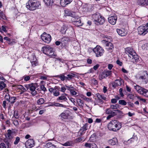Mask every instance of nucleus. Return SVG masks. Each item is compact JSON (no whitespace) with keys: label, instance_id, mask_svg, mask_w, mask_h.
Returning a JSON list of instances; mask_svg holds the SVG:
<instances>
[{"label":"nucleus","instance_id":"nucleus-1","mask_svg":"<svg viewBox=\"0 0 148 148\" xmlns=\"http://www.w3.org/2000/svg\"><path fill=\"white\" fill-rule=\"evenodd\" d=\"M40 5V3L36 0H29L26 4V8L30 11H34L38 9Z\"/></svg>","mask_w":148,"mask_h":148},{"label":"nucleus","instance_id":"nucleus-2","mask_svg":"<svg viewBox=\"0 0 148 148\" xmlns=\"http://www.w3.org/2000/svg\"><path fill=\"white\" fill-rule=\"evenodd\" d=\"M121 124L118 121L116 120L111 121L108 125V128L110 130L116 131L121 128Z\"/></svg>","mask_w":148,"mask_h":148},{"label":"nucleus","instance_id":"nucleus-3","mask_svg":"<svg viewBox=\"0 0 148 148\" xmlns=\"http://www.w3.org/2000/svg\"><path fill=\"white\" fill-rule=\"evenodd\" d=\"M42 51L44 53L49 56L54 57L56 56L53 49L48 45L42 47Z\"/></svg>","mask_w":148,"mask_h":148},{"label":"nucleus","instance_id":"nucleus-4","mask_svg":"<svg viewBox=\"0 0 148 148\" xmlns=\"http://www.w3.org/2000/svg\"><path fill=\"white\" fill-rule=\"evenodd\" d=\"M92 17L97 25L102 24L105 22L104 17L99 13H96L92 15Z\"/></svg>","mask_w":148,"mask_h":148},{"label":"nucleus","instance_id":"nucleus-5","mask_svg":"<svg viewBox=\"0 0 148 148\" xmlns=\"http://www.w3.org/2000/svg\"><path fill=\"white\" fill-rule=\"evenodd\" d=\"M134 87L139 94L146 97H148V90L137 85L134 86Z\"/></svg>","mask_w":148,"mask_h":148},{"label":"nucleus","instance_id":"nucleus-6","mask_svg":"<svg viewBox=\"0 0 148 148\" xmlns=\"http://www.w3.org/2000/svg\"><path fill=\"white\" fill-rule=\"evenodd\" d=\"M106 39L102 41L103 43L106 44V49L109 51L112 52L114 49V46L113 44L110 42L111 39L110 38L106 37Z\"/></svg>","mask_w":148,"mask_h":148},{"label":"nucleus","instance_id":"nucleus-7","mask_svg":"<svg viewBox=\"0 0 148 148\" xmlns=\"http://www.w3.org/2000/svg\"><path fill=\"white\" fill-rule=\"evenodd\" d=\"M92 50L95 54L96 57H97L102 56L104 52L103 49L99 45H97L96 47L92 49Z\"/></svg>","mask_w":148,"mask_h":148},{"label":"nucleus","instance_id":"nucleus-8","mask_svg":"<svg viewBox=\"0 0 148 148\" xmlns=\"http://www.w3.org/2000/svg\"><path fill=\"white\" fill-rule=\"evenodd\" d=\"M25 87L27 90L29 89L31 91V94L33 96H35L37 94V92L36 90V87L35 85L33 84H26Z\"/></svg>","mask_w":148,"mask_h":148},{"label":"nucleus","instance_id":"nucleus-9","mask_svg":"<svg viewBox=\"0 0 148 148\" xmlns=\"http://www.w3.org/2000/svg\"><path fill=\"white\" fill-rule=\"evenodd\" d=\"M42 40L45 42L49 43L51 40V37L50 35L44 32L41 36Z\"/></svg>","mask_w":148,"mask_h":148},{"label":"nucleus","instance_id":"nucleus-10","mask_svg":"<svg viewBox=\"0 0 148 148\" xmlns=\"http://www.w3.org/2000/svg\"><path fill=\"white\" fill-rule=\"evenodd\" d=\"M60 88L58 86H55L54 88H49V91L51 93H53L54 96H58L60 94L59 92Z\"/></svg>","mask_w":148,"mask_h":148},{"label":"nucleus","instance_id":"nucleus-11","mask_svg":"<svg viewBox=\"0 0 148 148\" xmlns=\"http://www.w3.org/2000/svg\"><path fill=\"white\" fill-rule=\"evenodd\" d=\"M138 34L140 35H145L148 32V29L145 28L144 25H141L137 29Z\"/></svg>","mask_w":148,"mask_h":148},{"label":"nucleus","instance_id":"nucleus-12","mask_svg":"<svg viewBox=\"0 0 148 148\" xmlns=\"http://www.w3.org/2000/svg\"><path fill=\"white\" fill-rule=\"evenodd\" d=\"M125 51L126 53L127 54L130 58H131V56L135 54V51L131 47H128L125 48Z\"/></svg>","mask_w":148,"mask_h":148},{"label":"nucleus","instance_id":"nucleus-13","mask_svg":"<svg viewBox=\"0 0 148 148\" xmlns=\"http://www.w3.org/2000/svg\"><path fill=\"white\" fill-rule=\"evenodd\" d=\"M35 142L33 139H28L25 143V147L27 148H31L34 147Z\"/></svg>","mask_w":148,"mask_h":148},{"label":"nucleus","instance_id":"nucleus-14","mask_svg":"<svg viewBox=\"0 0 148 148\" xmlns=\"http://www.w3.org/2000/svg\"><path fill=\"white\" fill-rule=\"evenodd\" d=\"M67 95H68L66 93L62 94V95L57 98V100L59 102H66L68 100L66 97Z\"/></svg>","mask_w":148,"mask_h":148},{"label":"nucleus","instance_id":"nucleus-15","mask_svg":"<svg viewBox=\"0 0 148 148\" xmlns=\"http://www.w3.org/2000/svg\"><path fill=\"white\" fill-rule=\"evenodd\" d=\"M139 79H141L143 82L145 84H146L148 82V75L146 71L143 72V75L140 76L139 78Z\"/></svg>","mask_w":148,"mask_h":148},{"label":"nucleus","instance_id":"nucleus-16","mask_svg":"<svg viewBox=\"0 0 148 148\" xmlns=\"http://www.w3.org/2000/svg\"><path fill=\"white\" fill-rule=\"evenodd\" d=\"M116 32L118 34L121 36H125L127 33V31L123 28L117 29Z\"/></svg>","mask_w":148,"mask_h":148},{"label":"nucleus","instance_id":"nucleus-17","mask_svg":"<svg viewBox=\"0 0 148 148\" xmlns=\"http://www.w3.org/2000/svg\"><path fill=\"white\" fill-rule=\"evenodd\" d=\"M117 20V17L115 15L110 16L108 18V21L109 23L113 25L116 24Z\"/></svg>","mask_w":148,"mask_h":148},{"label":"nucleus","instance_id":"nucleus-18","mask_svg":"<svg viewBox=\"0 0 148 148\" xmlns=\"http://www.w3.org/2000/svg\"><path fill=\"white\" fill-rule=\"evenodd\" d=\"M84 148H98L97 145L94 143H85Z\"/></svg>","mask_w":148,"mask_h":148},{"label":"nucleus","instance_id":"nucleus-19","mask_svg":"<svg viewBox=\"0 0 148 148\" xmlns=\"http://www.w3.org/2000/svg\"><path fill=\"white\" fill-rule=\"evenodd\" d=\"M73 23L74 25L77 27L82 26L83 25V23H81L80 18H75L74 21H73Z\"/></svg>","mask_w":148,"mask_h":148},{"label":"nucleus","instance_id":"nucleus-20","mask_svg":"<svg viewBox=\"0 0 148 148\" xmlns=\"http://www.w3.org/2000/svg\"><path fill=\"white\" fill-rule=\"evenodd\" d=\"M137 3L140 5L144 6L148 5V0H138Z\"/></svg>","mask_w":148,"mask_h":148},{"label":"nucleus","instance_id":"nucleus-21","mask_svg":"<svg viewBox=\"0 0 148 148\" xmlns=\"http://www.w3.org/2000/svg\"><path fill=\"white\" fill-rule=\"evenodd\" d=\"M108 142L110 145H114L117 144L118 141L116 138H113L112 139L108 140Z\"/></svg>","mask_w":148,"mask_h":148},{"label":"nucleus","instance_id":"nucleus-22","mask_svg":"<svg viewBox=\"0 0 148 148\" xmlns=\"http://www.w3.org/2000/svg\"><path fill=\"white\" fill-rule=\"evenodd\" d=\"M90 5L87 4L83 3L82 4V11L84 12H87L89 10Z\"/></svg>","mask_w":148,"mask_h":148},{"label":"nucleus","instance_id":"nucleus-23","mask_svg":"<svg viewBox=\"0 0 148 148\" xmlns=\"http://www.w3.org/2000/svg\"><path fill=\"white\" fill-rule=\"evenodd\" d=\"M105 113L106 114L110 115L112 116H114L116 115L115 110L112 111L110 109H107L106 110Z\"/></svg>","mask_w":148,"mask_h":148},{"label":"nucleus","instance_id":"nucleus-24","mask_svg":"<svg viewBox=\"0 0 148 148\" xmlns=\"http://www.w3.org/2000/svg\"><path fill=\"white\" fill-rule=\"evenodd\" d=\"M69 38L68 37H64L61 40V43L63 46H66L68 43Z\"/></svg>","mask_w":148,"mask_h":148},{"label":"nucleus","instance_id":"nucleus-25","mask_svg":"<svg viewBox=\"0 0 148 148\" xmlns=\"http://www.w3.org/2000/svg\"><path fill=\"white\" fill-rule=\"evenodd\" d=\"M14 86L16 88L21 90V93H23L27 90L22 85H15Z\"/></svg>","mask_w":148,"mask_h":148},{"label":"nucleus","instance_id":"nucleus-26","mask_svg":"<svg viewBox=\"0 0 148 148\" xmlns=\"http://www.w3.org/2000/svg\"><path fill=\"white\" fill-rule=\"evenodd\" d=\"M73 0H61L60 3L61 5L65 6L66 5L70 3Z\"/></svg>","mask_w":148,"mask_h":148},{"label":"nucleus","instance_id":"nucleus-27","mask_svg":"<svg viewBox=\"0 0 148 148\" xmlns=\"http://www.w3.org/2000/svg\"><path fill=\"white\" fill-rule=\"evenodd\" d=\"M76 75L72 73H69L66 76V80H70L72 79L74 77H76Z\"/></svg>","mask_w":148,"mask_h":148},{"label":"nucleus","instance_id":"nucleus-28","mask_svg":"<svg viewBox=\"0 0 148 148\" xmlns=\"http://www.w3.org/2000/svg\"><path fill=\"white\" fill-rule=\"evenodd\" d=\"M7 132V133L5 134V136L6 138L10 139L12 138L13 132L10 130H8Z\"/></svg>","mask_w":148,"mask_h":148},{"label":"nucleus","instance_id":"nucleus-29","mask_svg":"<svg viewBox=\"0 0 148 148\" xmlns=\"http://www.w3.org/2000/svg\"><path fill=\"white\" fill-rule=\"evenodd\" d=\"M45 147L47 148H57L56 145L50 142L47 143L45 145Z\"/></svg>","mask_w":148,"mask_h":148},{"label":"nucleus","instance_id":"nucleus-30","mask_svg":"<svg viewBox=\"0 0 148 148\" xmlns=\"http://www.w3.org/2000/svg\"><path fill=\"white\" fill-rule=\"evenodd\" d=\"M131 58L133 60V62H138L139 57L138 55L136 54V52H135V54L132 55L131 56Z\"/></svg>","mask_w":148,"mask_h":148},{"label":"nucleus","instance_id":"nucleus-31","mask_svg":"<svg viewBox=\"0 0 148 148\" xmlns=\"http://www.w3.org/2000/svg\"><path fill=\"white\" fill-rule=\"evenodd\" d=\"M75 13L71 12L66 11H65V15L71 16L75 18Z\"/></svg>","mask_w":148,"mask_h":148},{"label":"nucleus","instance_id":"nucleus-32","mask_svg":"<svg viewBox=\"0 0 148 148\" xmlns=\"http://www.w3.org/2000/svg\"><path fill=\"white\" fill-rule=\"evenodd\" d=\"M65 73H63L55 77H58L60 78L61 80L63 81L64 80H66V76H65Z\"/></svg>","mask_w":148,"mask_h":148},{"label":"nucleus","instance_id":"nucleus-33","mask_svg":"<svg viewBox=\"0 0 148 148\" xmlns=\"http://www.w3.org/2000/svg\"><path fill=\"white\" fill-rule=\"evenodd\" d=\"M44 1L47 6L52 5L54 2L53 0H44Z\"/></svg>","mask_w":148,"mask_h":148},{"label":"nucleus","instance_id":"nucleus-34","mask_svg":"<svg viewBox=\"0 0 148 148\" xmlns=\"http://www.w3.org/2000/svg\"><path fill=\"white\" fill-rule=\"evenodd\" d=\"M67 26L66 25H64L62 27H61L60 29V32L62 34H64L66 33V31L67 29Z\"/></svg>","mask_w":148,"mask_h":148},{"label":"nucleus","instance_id":"nucleus-35","mask_svg":"<svg viewBox=\"0 0 148 148\" xmlns=\"http://www.w3.org/2000/svg\"><path fill=\"white\" fill-rule=\"evenodd\" d=\"M62 144L63 146H71L73 145V143L72 141H68Z\"/></svg>","mask_w":148,"mask_h":148},{"label":"nucleus","instance_id":"nucleus-36","mask_svg":"<svg viewBox=\"0 0 148 148\" xmlns=\"http://www.w3.org/2000/svg\"><path fill=\"white\" fill-rule=\"evenodd\" d=\"M121 78H119V79H116L115 80L114 84V86H119L121 85Z\"/></svg>","mask_w":148,"mask_h":148},{"label":"nucleus","instance_id":"nucleus-37","mask_svg":"<svg viewBox=\"0 0 148 148\" xmlns=\"http://www.w3.org/2000/svg\"><path fill=\"white\" fill-rule=\"evenodd\" d=\"M98 98L102 99L104 100H106V98L105 96L103 95H101L99 93H97L96 95Z\"/></svg>","mask_w":148,"mask_h":148},{"label":"nucleus","instance_id":"nucleus-38","mask_svg":"<svg viewBox=\"0 0 148 148\" xmlns=\"http://www.w3.org/2000/svg\"><path fill=\"white\" fill-rule=\"evenodd\" d=\"M45 102V100L43 98H40L37 100V103L38 105H40L43 104Z\"/></svg>","mask_w":148,"mask_h":148},{"label":"nucleus","instance_id":"nucleus-39","mask_svg":"<svg viewBox=\"0 0 148 148\" xmlns=\"http://www.w3.org/2000/svg\"><path fill=\"white\" fill-rule=\"evenodd\" d=\"M105 74L104 71H103L99 74V78L100 80H102L103 79L107 77Z\"/></svg>","mask_w":148,"mask_h":148},{"label":"nucleus","instance_id":"nucleus-40","mask_svg":"<svg viewBox=\"0 0 148 148\" xmlns=\"http://www.w3.org/2000/svg\"><path fill=\"white\" fill-rule=\"evenodd\" d=\"M88 123L85 124L82 127L81 129L80 130L82 131L83 132L86 130L88 128Z\"/></svg>","mask_w":148,"mask_h":148},{"label":"nucleus","instance_id":"nucleus-41","mask_svg":"<svg viewBox=\"0 0 148 148\" xmlns=\"http://www.w3.org/2000/svg\"><path fill=\"white\" fill-rule=\"evenodd\" d=\"M77 102L78 105L81 107L84 106V103L83 101L80 99H78L77 101Z\"/></svg>","mask_w":148,"mask_h":148},{"label":"nucleus","instance_id":"nucleus-42","mask_svg":"<svg viewBox=\"0 0 148 148\" xmlns=\"http://www.w3.org/2000/svg\"><path fill=\"white\" fill-rule=\"evenodd\" d=\"M6 86V84L3 81H0V90H2Z\"/></svg>","mask_w":148,"mask_h":148},{"label":"nucleus","instance_id":"nucleus-43","mask_svg":"<svg viewBox=\"0 0 148 148\" xmlns=\"http://www.w3.org/2000/svg\"><path fill=\"white\" fill-rule=\"evenodd\" d=\"M59 117H61L62 119H66L67 117V114L65 112H63L59 115Z\"/></svg>","mask_w":148,"mask_h":148},{"label":"nucleus","instance_id":"nucleus-44","mask_svg":"<svg viewBox=\"0 0 148 148\" xmlns=\"http://www.w3.org/2000/svg\"><path fill=\"white\" fill-rule=\"evenodd\" d=\"M5 18V17L3 12L0 10V19H3Z\"/></svg>","mask_w":148,"mask_h":148},{"label":"nucleus","instance_id":"nucleus-45","mask_svg":"<svg viewBox=\"0 0 148 148\" xmlns=\"http://www.w3.org/2000/svg\"><path fill=\"white\" fill-rule=\"evenodd\" d=\"M52 106H57V107H64L65 106L61 104H60L58 103H54L52 105Z\"/></svg>","mask_w":148,"mask_h":148},{"label":"nucleus","instance_id":"nucleus-46","mask_svg":"<svg viewBox=\"0 0 148 148\" xmlns=\"http://www.w3.org/2000/svg\"><path fill=\"white\" fill-rule=\"evenodd\" d=\"M119 104L125 106L127 104V102L123 100H120L119 101Z\"/></svg>","mask_w":148,"mask_h":148},{"label":"nucleus","instance_id":"nucleus-47","mask_svg":"<svg viewBox=\"0 0 148 148\" xmlns=\"http://www.w3.org/2000/svg\"><path fill=\"white\" fill-rule=\"evenodd\" d=\"M137 138L136 136H135L134 134L133 135L132 137L129 140H128V142H129L130 141V142L131 143L136 140Z\"/></svg>","mask_w":148,"mask_h":148},{"label":"nucleus","instance_id":"nucleus-48","mask_svg":"<svg viewBox=\"0 0 148 148\" xmlns=\"http://www.w3.org/2000/svg\"><path fill=\"white\" fill-rule=\"evenodd\" d=\"M16 99V97H10L9 101L11 103H14Z\"/></svg>","mask_w":148,"mask_h":148},{"label":"nucleus","instance_id":"nucleus-49","mask_svg":"<svg viewBox=\"0 0 148 148\" xmlns=\"http://www.w3.org/2000/svg\"><path fill=\"white\" fill-rule=\"evenodd\" d=\"M75 88L73 87V88L70 91L71 94L72 95H75L77 94V92L75 91Z\"/></svg>","mask_w":148,"mask_h":148},{"label":"nucleus","instance_id":"nucleus-50","mask_svg":"<svg viewBox=\"0 0 148 148\" xmlns=\"http://www.w3.org/2000/svg\"><path fill=\"white\" fill-rule=\"evenodd\" d=\"M104 71L107 77L110 75L112 74V71Z\"/></svg>","mask_w":148,"mask_h":148},{"label":"nucleus","instance_id":"nucleus-51","mask_svg":"<svg viewBox=\"0 0 148 148\" xmlns=\"http://www.w3.org/2000/svg\"><path fill=\"white\" fill-rule=\"evenodd\" d=\"M13 117H12V120L13 121V124L16 126H17L19 125V123L18 120L15 119L13 120Z\"/></svg>","mask_w":148,"mask_h":148},{"label":"nucleus","instance_id":"nucleus-52","mask_svg":"<svg viewBox=\"0 0 148 148\" xmlns=\"http://www.w3.org/2000/svg\"><path fill=\"white\" fill-rule=\"evenodd\" d=\"M20 140V138L19 137L17 136L15 138V140L14 142V144L15 145H16L18 144V143L19 142Z\"/></svg>","mask_w":148,"mask_h":148},{"label":"nucleus","instance_id":"nucleus-53","mask_svg":"<svg viewBox=\"0 0 148 148\" xmlns=\"http://www.w3.org/2000/svg\"><path fill=\"white\" fill-rule=\"evenodd\" d=\"M118 104L111 105L110 106V108L113 109H117L119 107Z\"/></svg>","mask_w":148,"mask_h":148},{"label":"nucleus","instance_id":"nucleus-54","mask_svg":"<svg viewBox=\"0 0 148 148\" xmlns=\"http://www.w3.org/2000/svg\"><path fill=\"white\" fill-rule=\"evenodd\" d=\"M95 134L92 135L90 138V140L92 142H93L95 140Z\"/></svg>","mask_w":148,"mask_h":148},{"label":"nucleus","instance_id":"nucleus-55","mask_svg":"<svg viewBox=\"0 0 148 148\" xmlns=\"http://www.w3.org/2000/svg\"><path fill=\"white\" fill-rule=\"evenodd\" d=\"M7 30H6V27L2 26L1 28L0 29V32H6Z\"/></svg>","mask_w":148,"mask_h":148},{"label":"nucleus","instance_id":"nucleus-56","mask_svg":"<svg viewBox=\"0 0 148 148\" xmlns=\"http://www.w3.org/2000/svg\"><path fill=\"white\" fill-rule=\"evenodd\" d=\"M13 116L16 119L18 118V113L17 111H15L14 112Z\"/></svg>","mask_w":148,"mask_h":148},{"label":"nucleus","instance_id":"nucleus-57","mask_svg":"<svg viewBox=\"0 0 148 148\" xmlns=\"http://www.w3.org/2000/svg\"><path fill=\"white\" fill-rule=\"evenodd\" d=\"M66 90V88L64 86H62L61 88H60V91L63 92H64Z\"/></svg>","mask_w":148,"mask_h":148},{"label":"nucleus","instance_id":"nucleus-58","mask_svg":"<svg viewBox=\"0 0 148 148\" xmlns=\"http://www.w3.org/2000/svg\"><path fill=\"white\" fill-rule=\"evenodd\" d=\"M0 148H8L7 147L6 144L3 143H2L0 144Z\"/></svg>","mask_w":148,"mask_h":148},{"label":"nucleus","instance_id":"nucleus-59","mask_svg":"<svg viewBox=\"0 0 148 148\" xmlns=\"http://www.w3.org/2000/svg\"><path fill=\"white\" fill-rule=\"evenodd\" d=\"M65 87L66 88H67V89L68 90H69L70 91L73 88V87L72 86V85H65Z\"/></svg>","mask_w":148,"mask_h":148},{"label":"nucleus","instance_id":"nucleus-60","mask_svg":"<svg viewBox=\"0 0 148 148\" xmlns=\"http://www.w3.org/2000/svg\"><path fill=\"white\" fill-rule=\"evenodd\" d=\"M134 95L132 94H129L127 95L128 98L132 100L134 99Z\"/></svg>","mask_w":148,"mask_h":148},{"label":"nucleus","instance_id":"nucleus-61","mask_svg":"<svg viewBox=\"0 0 148 148\" xmlns=\"http://www.w3.org/2000/svg\"><path fill=\"white\" fill-rule=\"evenodd\" d=\"M6 145L7 146V147L8 148H10L11 146V143L10 141H7L6 142Z\"/></svg>","mask_w":148,"mask_h":148},{"label":"nucleus","instance_id":"nucleus-62","mask_svg":"<svg viewBox=\"0 0 148 148\" xmlns=\"http://www.w3.org/2000/svg\"><path fill=\"white\" fill-rule=\"evenodd\" d=\"M69 98L70 101L75 105V99L72 97H69Z\"/></svg>","mask_w":148,"mask_h":148},{"label":"nucleus","instance_id":"nucleus-63","mask_svg":"<svg viewBox=\"0 0 148 148\" xmlns=\"http://www.w3.org/2000/svg\"><path fill=\"white\" fill-rule=\"evenodd\" d=\"M40 88V89L43 91H45L47 90L46 88L43 85H41Z\"/></svg>","mask_w":148,"mask_h":148},{"label":"nucleus","instance_id":"nucleus-64","mask_svg":"<svg viewBox=\"0 0 148 148\" xmlns=\"http://www.w3.org/2000/svg\"><path fill=\"white\" fill-rule=\"evenodd\" d=\"M31 63L32 64V65L33 66H36L37 64V61H31Z\"/></svg>","mask_w":148,"mask_h":148}]
</instances>
